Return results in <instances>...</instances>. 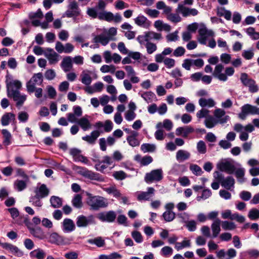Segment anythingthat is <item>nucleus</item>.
Returning <instances> with one entry per match:
<instances>
[{
    "label": "nucleus",
    "mask_w": 259,
    "mask_h": 259,
    "mask_svg": "<svg viewBox=\"0 0 259 259\" xmlns=\"http://www.w3.org/2000/svg\"><path fill=\"white\" fill-rule=\"evenodd\" d=\"M87 204L89 206L90 210L97 211L101 208L107 207L109 203L107 199L104 197L88 194Z\"/></svg>",
    "instance_id": "1"
},
{
    "label": "nucleus",
    "mask_w": 259,
    "mask_h": 259,
    "mask_svg": "<svg viewBox=\"0 0 259 259\" xmlns=\"http://www.w3.org/2000/svg\"><path fill=\"white\" fill-rule=\"evenodd\" d=\"M6 84L8 97L16 94H18L20 92V90L22 87L21 82L19 80H13L12 76L9 74L8 71H7V74L6 76Z\"/></svg>",
    "instance_id": "2"
},
{
    "label": "nucleus",
    "mask_w": 259,
    "mask_h": 259,
    "mask_svg": "<svg viewBox=\"0 0 259 259\" xmlns=\"http://www.w3.org/2000/svg\"><path fill=\"white\" fill-rule=\"evenodd\" d=\"M42 81L43 75L42 73L39 72L34 74L26 84V89L28 93L29 94L33 93L36 86L41 85Z\"/></svg>",
    "instance_id": "3"
},
{
    "label": "nucleus",
    "mask_w": 259,
    "mask_h": 259,
    "mask_svg": "<svg viewBox=\"0 0 259 259\" xmlns=\"http://www.w3.org/2000/svg\"><path fill=\"white\" fill-rule=\"evenodd\" d=\"M76 170L78 174L85 178L99 182L104 181V178L100 174L89 170L85 167L76 166Z\"/></svg>",
    "instance_id": "4"
},
{
    "label": "nucleus",
    "mask_w": 259,
    "mask_h": 259,
    "mask_svg": "<svg viewBox=\"0 0 259 259\" xmlns=\"http://www.w3.org/2000/svg\"><path fill=\"white\" fill-rule=\"evenodd\" d=\"M161 39V34L154 31L145 32L143 35H139L137 38L141 45H144L145 42H151L153 40H159Z\"/></svg>",
    "instance_id": "5"
},
{
    "label": "nucleus",
    "mask_w": 259,
    "mask_h": 259,
    "mask_svg": "<svg viewBox=\"0 0 259 259\" xmlns=\"http://www.w3.org/2000/svg\"><path fill=\"white\" fill-rule=\"evenodd\" d=\"M240 80L244 86L248 88L249 92L254 93L258 92L259 88L256 84L255 81L249 78L247 73H242L241 74Z\"/></svg>",
    "instance_id": "6"
},
{
    "label": "nucleus",
    "mask_w": 259,
    "mask_h": 259,
    "mask_svg": "<svg viewBox=\"0 0 259 259\" xmlns=\"http://www.w3.org/2000/svg\"><path fill=\"white\" fill-rule=\"evenodd\" d=\"M241 111L238 114V117L241 120H245L249 114L259 115V108L249 104L244 105L241 107Z\"/></svg>",
    "instance_id": "7"
},
{
    "label": "nucleus",
    "mask_w": 259,
    "mask_h": 259,
    "mask_svg": "<svg viewBox=\"0 0 259 259\" xmlns=\"http://www.w3.org/2000/svg\"><path fill=\"white\" fill-rule=\"evenodd\" d=\"M198 40L200 44L203 45L207 44V38L214 37V33L212 30L208 29L205 26L199 28L198 30Z\"/></svg>",
    "instance_id": "8"
},
{
    "label": "nucleus",
    "mask_w": 259,
    "mask_h": 259,
    "mask_svg": "<svg viewBox=\"0 0 259 259\" xmlns=\"http://www.w3.org/2000/svg\"><path fill=\"white\" fill-rule=\"evenodd\" d=\"M217 168L221 171L228 174H232L235 170V166L233 162L229 160H223L217 164Z\"/></svg>",
    "instance_id": "9"
},
{
    "label": "nucleus",
    "mask_w": 259,
    "mask_h": 259,
    "mask_svg": "<svg viewBox=\"0 0 259 259\" xmlns=\"http://www.w3.org/2000/svg\"><path fill=\"white\" fill-rule=\"evenodd\" d=\"M99 19L109 22L113 21L115 23H119L121 22L122 17L119 13L113 15L110 12L103 11L99 13Z\"/></svg>",
    "instance_id": "10"
},
{
    "label": "nucleus",
    "mask_w": 259,
    "mask_h": 259,
    "mask_svg": "<svg viewBox=\"0 0 259 259\" xmlns=\"http://www.w3.org/2000/svg\"><path fill=\"white\" fill-rule=\"evenodd\" d=\"M163 179V171L162 169L152 170L145 175V180L147 183L159 182Z\"/></svg>",
    "instance_id": "11"
},
{
    "label": "nucleus",
    "mask_w": 259,
    "mask_h": 259,
    "mask_svg": "<svg viewBox=\"0 0 259 259\" xmlns=\"http://www.w3.org/2000/svg\"><path fill=\"white\" fill-rule=\"evenodd\" d=\"M155 190L153 187H148L147 191H138L136 193L139 201H150L155 195Z\"/></svg>",
    "instance_id": "12"
},
{
    "label": "nucleus",
    "mask_w": 259,
    "mask_h": 259,
    "mask_svg": "<svg viewBox=\"0 0 259 259\" xmlns=\"http://www.w3.org/2000/svg\"><path fill=\"white\" fill-rule=\"evenodd\" d=\"M80 14V10L77 3L73 0L69 1L68 9L65 12V15L68 18L78 16Z\"/></svg>",
    "instance_id": "13"
},
{
    "label": "nucleus",
    "mask_w": 259,
    "mask_h": 259,
    "mask_svg": "<svg viewBox=\"0 0 259 259\" xmlns=\"http://www.w3.org/2000/svg\"><path fill=\"white\" fill-rule=\"evenodd\" d=\"M76 225L79 228H85L88 226L95 223V219L93 215L88 217L80 215H78L76 220Z\"/></svg>",
    "instance_id": "14"
},
{
    "label": "nucleus",
    "mask_w": 259,
    "mask_h": 259,
    "mask_svg": "<svg viewBox=\"0 0 259 259\" xmlns=\"http://www.w3.org/2000/svg\"><path fill=\"white\" fill-rule=\"evenodd\" d=\"M69 154L72 156L75 162H81L84 164H88L89 160L81 154V151L79 149L74 148L69 150Z\"/></svg>",
    "instance_id": "15"
},
{
    "label": "nucleus",
    "mask_w": 259,
    "mask_h": 259,
    "mask_svg": "<svg viewBox=\"0 0 259 259\" xmlns=\"http://www.w3.org/2000/svg\"><path fill=\"white\" fill-rule=\"evenodd\" d=\"M177 12L181 13L184 17L194 16L198 14V11L197 9L186 7L183 4H181L178 5Z\"/></svg>",
    "instance_id": "16"
},
{
    "label": "nucleus",
    "mask_w": 259,
    "mask_h": 259,
    "mask_svg": "<svg viewBox=\"0 0 259 259\" xmlns=\"http://www.w3.org/2000/svg\"><path fill=\"white\" fill-rule=\"evenodd\" d=\"M116 218V214L113 210L108 211L105 212H101L98 214V218L102 222H106L108 223L113 222Z\"/></svg>",
    "instance_id": "17"
},
{
    "label": "nucleus",
    "mask_w": 259,
    "mask_h": 259,
    "mask_svg": "<svg viewBox=\"0 0 259 259\" xmlns=\"http://www.w3.org/2000/svg\"><path fill=\"white\" fill-rule=\"evenodd\" d=\"M44 55L48 59L49 63L51 65L57 63L59 61V55L56 53L53 49L49 48L46 49Z\"/></svg>",
    "instance_id": "18"
},
{
    "label": "nucleus",
    "mask_w": 259,
    "mask_h": 259,
    "mask_svg": "<svg viewBox=\"0 0 259 259\" xmlns=\"http://www.w3.org/2000/svg\"><path fill=\"white\" fill-rule=\"evenodd\" d=\"M92 74L94 75L95 79L97 78L98 76L96 73L89 70H83L80 75L81 82L86 85H89L92 81L91 77V75Z\"/></svg>",
    "instance_id": "19"
},
{
    "label": "nucleus",
    "mask_w": 259,
    "mask_h": 259,
    "mask_svg": "<svg viewBox=\"0 0 259 259\" xmlns=\"http://www.w3.org/2000/svg\"><path fill=\"white\" fill-rule=\"evenodd\" d=\"M214 116L217 119V121L221 124L226 123L230 119L228 115H225L226 112L224 110L217 108L214 111Z\"/></svg>",
    "instance_id": "20"
},
{
    "label": "nucleus",
    "mask_w": 259,
    "mask_h": 259,
    "mask_svg": "<svg viewBox=\"0 0 259 259\" xmlns=\"http://www.w3.org/2000/svg\"><path fill=\"white\" fill-rule=\"evenodd\" d=\"M73 113L67 114V119L71 122H75L77 120V117L82 115V111L81 108L79 106H74L73 107Z\"/></svg>",
    "instance_id": "21"
},
{
    "label": "nucleus",
    "mask_w": 259,
    "mask_h": 259,
    "mask_svg": "<svg viewBox=\"0 0 259 259\" xmlns=\"http://www.w3.org/2000/svg\"><path fill=\"white\" fill-rule=\"evenodd\" d=\"M35 195L40 198H44L48 196L50 190L47 186L43 184L38 185L34 189Z\"/></svg>",
    "instance_id": "22"
},
{
    "label": "nucleus",
    "mask_w": 259,
    "mask_h": 259,
    "mask_svg": "<svg viewBox=\"0 0 259 259\" xmlns=\"http://www.w3.org/2000/svg\"><path fill=\"white\" fill-rule=\"evenodd\" d=\"M223 69L224 66L222 64H219L215 66L212 74L214 77L217 78L220 80L226 81L228 77L226 74L222 73Z\"/></svg>",
    "instance_id": "23"
},
{
    "label": "nucleus",
    "mask_w": 259,
    "mask_h": 259,
    "mask_svg": "<svg viewBox=\"0 0 259 259\" xmlns=\"http://www.w3.org/2000/svg\"><path fill=\"white\" fill-rule=\"evenodd\" d=\"M221 186L226 190L234 191L235 186V179L232 176L224 178L221 182Z\"/></svg>",
    "instance_id": "24"
},
{
    "label": "nucleus",
    "mask_w": 259,
    "mask_h": 259,
    "mask_svg": "<svg viewBox=\"0 0 259 259\" xmlns=\"http://www.w3.org/2000/svg\"><path fill=\"white\" fill-rule=\"evenodd\" d=\"M48 241L52 244L57 245H62L64 244V239L63 237L60 236L57 233H53L49 235L48 237L46 236Z\"/></svg>",
    "instance_id": "25"
},
{
    "label": "nucleus",
    "mask_w": 259,
    "mask_h": 259,
    "mask_svg": "<svg viewBox=\"0 0 259 259\" xmlns=\"http://www.w3.org/2000/svg\"><path fill=\"white\" fill-rule=\"evenodd\" d=\"M186 170L187 166L185 164L175 163L169 170V174L175 176H179L182 175Z\"/></svg>",
    "instance_id": "26"
},
{
    "label": "nucleus",
    "mask_w": 259,
    "mask_h": 259,
    "mask_svg": "<svg viewBox=\"0 0 259 259\" xmlns=\"http://www.w3.org/2000/svg\"><path fill=\"white\" fill-rule=\"evenodd\" d=\"M88 115H85L79 119H77L75 122L84 131L89 130L92 126V123L88 119Z\"/></svg>",
    "instance_id": "27"
},
{
    "label": "nucleus",
    "mask_w": 259,
    "mask_h": 259,
    "mask_svg": "<svg viewBox=\"0 0 259 259\" xmlns=\"http://www.w3.org/2000/svg\"><path fill=\"white\" fill-rule=\"evenodd\" d=\"M194 132V129L190 126L179 127L176 130V134L177 136H182L187 138L188 135Z\"/></svg>",
    "instance_id": "28"
},
{
    "label": "nucleus",
    "mask_w": 259,
    "mask_h": 259,
    "mask_svg": "<svg viewBox=\"0 0 259 259\" xmlns=\"http://www.w3.org/2000/svg\"><path fill=\"white\" fill-rule=\"evenodd\" d=\"M100 135V132L98 130H95L92 131L90 135L82 137V139L89 144L94 145Z\"/></svg>",
    "instance_id": "29"
},
{
    "label": "nucleus",
    "mask_w": 259,
    "mask_h": 259,
    "mask_svg": "<svg viewBox=\"0 0 259 259\" xmlns=\"http://www.w3.org/2000/svg\"><path fill=\"white\" fill-rule=\"evenodd\" d=\"M2 247L11 253L18 256H20L23 255V252L16 246L11 243H4V244H2Z\"/></svg>",
    "instance_id": "30"
},
{
    "label": "nucleus",
    "mask_w": 259,
    "mask_h": 259,
    "mask_svg": "<svg viewBox=\"0 0 259 259\" xmlns=\"http://www.w3.org/2000/svg\"><path fill=\"white\" fill-rule=\"evenodd\" d=\"M75 229L73 221L70 219H65L62 222V230L65 233H70Z\"/></svg>",
    "instance_id": "31"
},
{
    "label": "nucleus",
    "mask_w": 259,
    "mask_h": 259,
    "mask_svg": "<svg viewBox=\"0 0 259 259\" xmlns=\"http://www.w3.org/2000/svg\"><path fill=\"white\" fill-rule=\"evenodd\" d=\"M28 229L31 234L34 237L40 240H44L46 238V235L41 228H32L28 227Z\"/></svg>",
    "instance_id": "32"
},
{
    "label": "nucleus",
    "mask_w": 259,
    "mask_h": 259,
    "mask_svg": "<svg viewBox=\"0 0 259 259\" xmlns=\"http://www.w3.org/2000/svg\"><path fill=\"white\" fill-rule=\"evenodd\" d=\"M134 159L137 161L141 166H146L151 163L153 159V158L149 155H146L142 157L140 155H136Z\"/></svg>",
    "instance_id": "33"
},
{
    "label": "nucleus",
    "mask_w": 259,
    "mask_h": 259,
    "mask_svg": "<svg viewBox=\"0 0 259 259\" xmlns=\"http://www.w3.org/2000/svg\"><path fill=\"white\" fill-rule=\"evenodd\" d=\"M61 66L65 72L71 70L73 67L72 59L70 56H66L64 57L61 63Z\"/></svg>",
    "instance_id": "34"
},
{
    "label": "nucleus",
    "mask_w": 259,
    "mask_h": 259,
    "mask_svg": "<svg viewBox=\"0 0 259 259\" xmlns=\"http://www.w3.org/2000/svg\"><path fill=\"white\" fill-rule=\"evenodd\" d=\"M191 157L190 153L185 150H179L176 155V158L178 162H183L190 159Z\"/></svg>",
    "instance_id": "35"
},
{
    "label": "nucleus",
    "mask_w": 259,
    "mask_h": 259,
    "mask_svg": "<svg viewBox=\"0 0 259 259\" xmlns=\"http://www.w3.org/2000/svg\"><path fill=\"white\" fill-rule=\"evenodd\" d=\"M221 221L219 219H217L213 220L211 225V229L212 232L211 237L213 238H216L221 232Z\"/></svg>",
    "instance_id": "36"
},
{
    "label": "nucleus",
    "mask_w": 259,
    "mask_h": 259,
    "mask_svg": "<svg viewBox=\"0 0 259 259\" xmlns=\"http://www.w3.org/2000/svg\"><path fill=\"white\" fill-rule=\"evenodd\" d=\"M15 119V115L14 113L7 112L2 116L1 123L3 126H7L9 125L11 122H14Z\"/></svg>",
    "instance_id": "37"
},
{
    "label": "nucleus",
    "mask_w": 259,
    "mask_h": 259,
    "mask_svg": "<svg viewBox=\"0 0 259 259\" xmlns=\"http://www.w3.org/2000/svg\"><path fill=\"white\" fill-rule=\"evenodd\" d=\"M9 98H12L16 102V106L19 107L21 106L26 100L27 96L24 94H21L20 92L18 94H16L14 95L10 96Z\"/></svg>",
    "instance_id": "38"
},
{
    "label": "nucleus",
    "mask_w": 259,
    "mask_h": 259,
    "mask_svg": "<svg viewBox=\"0 0 259 259\" xmlns=\"http://www.w3.org/2000/svg\"><path fill=\"white\" fill-rule=\"evenodd\" d=\"M135 22L137 25L145 28H148L150 25V21L143 15L138 16L135 19Z\"/></svg>",
    "instance_id": "39"
},
{
    "label": "nucleus",
    "mask_w": 259,
    "mask_h": 259,
    "mask_svg": "<svg viewBox=\"0 0 259 259\" xmlns=\"http://www.w3.org/2000/svg\"><path fill=\"white\" fill-rule=\"evenodd\" d=\"M254 130V126L251 124H248L244 126L240 123H236L234 126V130L236 132H242L244 131L247 133H251Z\"/></svg>",
    "instance_id": "40"
},
{
    "label": "nucleus",
    "mask_w": 259,
    "mask_h": 259,
    "mask_svg": "<svg viewBox=\"0 0 259 259\" xmlns=\"http://www.w3.org/2000/svg\"><path fill=\"white\" fill-rule=\"evenodd\" d=\"M199 105L202 108H211L215 106V102L212 98H201L198 101Z\"/></svg>",
    "instance_id": "41"
},
{
    "label": "nucleus",
    "mask_w": 259,
    "mask_h": 259,
    "mask_svg": "<svg viewBox=\"0 0 259 259\" xmlns=\"http://www.w3.org/2000/svg\"><path fill=\"white\" fill-rule=\"evenodd\" d=\"M172 52V49L170 48H165L161 53L157 54L155 56V60L157 63H162L165 56L170 55Z\"/></svg>",
    "instance_id": "42"
},
{
    "label": "nucleus",
    "mask_w": 259,
    "mask_h": 259,
    "mask_svg": "<svg viewBox=\"0 0 259 259\" xmlns=\"http://www.w3.org/2000/svg\"><path fill=\"white\" fill-rule=\"evenodd\" d=\"M110 39V37L109 36L101 34L95 36L93 38V42L95 43H100L103 46H106L108 44Z\"/></svg>",
    "instance_id": "43"
},
{
    "label": "nucleus",
    "mask_w": 259,
    "mask_h": 259,
    "mask_svg": "<svg viewBox=\"0 0 259 259\" xmlns=\"http://www.w3.org/2000/svg\"><path fill=\"white\" fill-rule=\"evenodd\" d=\"M173 123L172 121L168 119H164L162 122H159L156 125V128H162L163 127L167 131H171Z\"/></svg>",
    "instance_id": "44"
},
{
    "label": "nucleus",
    "mask_w": 259,
    "mask_h": 259,
    "mask_svg": "<svg viewBox=\"0 0 259 259\" xmlns=\"http://www.w3.org/2000/svg\"><path fill=\"white\" fill-rule=\"evenodd\" d=\"M103 190L109 194H112L113 197L119 199L121 197V194L119 190L115 186H112L107 188H104Z\"/></svg>",
    "instance_id": "45"
},
{
    "label": "nucleus",
    "mask_w": 259,
    "mask_h": 259,
    "mask_svg": "<svg viewBox=\"0 0 259 259\" xmlns=\"http://www.w3.org/2000/svg\"><path fill=\"white\" fill-rule=\"evenodd\" d=\"M141 97L147 103H150L153 102L154 99H156L155 94L151 91L145 92L141 94Z\"/></svg>",
    "instance_id": "46"
},
{
    "label": "nucleus",
    "mask_w": 259,
    "mask_h": 259,
    "mask_svg": "<svg viewBox=\"0 0 259 259\" xmlns=\"http://www.w3.org/2000/svg\"><path fill=\"white\" fill-rule=\"evenodd\" d=\"M88 242L91 244H95L98 247H102L105 246V240L102 237H97L93 239L88 240Z\"/></svg>",
    "instance_id": "47"
},
{
    "label": "nucleus",
    "mask_w": 259,
    "mask_h": 259,
    "mask_svg": "<svg viewBox=\"0 0 259 259\" xmlns=\"http://www.w3.org/2000/svg\"><path fill=\"white\" fill-rule=\"evenodd\" d=\"M245 170L243 167L238 168H235V177L237 179L238 181L240 183H243L245 182V178H244Z\"/></svg>",
    "instance_id": "48"
},
{
    "label": "nucleus",
    "mask_w": 259,
    "mask_h": 259,
    "mask_svg": "<svg viewBox=\"0 0 259 259\" xmlns=\"http://www.w3.org/2000/svg\"><path fill=\"white\" fill-rule=\"evenodd\" d=\"M156 149V145L154 144L144 143L141 146V150L144 153L153 152Z\"/></svg>",
    "instance_id": "49"
},
{
    "label": "nucleus",
    "mask_w": 259,
    "mask_h": 259,
    "mask_svg": "<svg viewBox=\"0 0 259 259\" xmlns=\"http://www.w3.org/2000/svg\"><path fill=\"white\" fill-rule=\"evenodd\" d=\"M191 246V241L187 238H185L181 242H177L175 246L177 250L179 251L184 248Z\"/></svg>",
    "instance_id": "50"
},
{
    "label": "nucleus",
    "mask_w": 259,
    "mask_h": 259,
    "mask_svg": "<svg viewBox=\"0 0 259 259\" xmlns=\"http://www.w3.org/2000/svg\"><path fill=\"white\" fill-rule=\"evenodd\" d=\"M218 123L217 120L213 117L209 116L206 118L204 124L207 128H211L214 127Z\"/></svg>",
    "instance_id": "51"
},
{
    "label": "nucleus",
    "mask_w": 259,
    "mask_h": 259,
    "mask_svg": "<svg viewBox=\"0 0 259 259\" xmlns=\"http://www.w3.org/2000/svg\"><path fill=\"white\" fill-rule=\"evenodd\" d=\"M50 201L51 206L54 208H59L62 205V200L58 196H51L50 199Z\"/></svg>",
    "instance_id": "52"
},
{
    "label": "nucleus",
    "mask_w": 259,
    "mask_h": 259,
    "mask_svg": "<svg viewBox=\"0 0 259 259\" xmlns=\"http://www.w3.org/2000/svg\"><path fill=\"white\" fill-rule=\"evenodd\" d=\"M30 255L37 259H44L46 257V253L42 249L37 248L31 251L30 252Z\"/></svg>",
    "instance_id": "53"
},
{
    "label": "nucleus",
    "mask_w": 259,
    "mask_h": 259,
    "mask_svg": "<svg viewBox=\"0 0 259 259\" xmlns=\"http://www.w3.org/2000/svg\"><path fill=\"white\" fill-rule=\"evenodd\" d=\"M143 45L145 46L147 53L149 55L152 54L157 49L156 44L152 42H145Z\"/></svg>",
    "instance_id": "54"
},
{
    "label": "nucleus",
    "mask_w": 259,
    "mask_h": 259,
    "mask_svg": "<svg viewBox=\"0 0 259 259\" xmlns=\"http://www.w3.org/2000/svg\"><path fill=\"white\" fill-rule=\"evenodd\" d=\"M41 199L42 198L35 195L34 196H31L29 198V201L31 203V204L33 206L38 207H41L43 205V203L41 201Z\"/></svg>",
    "instance_id": "55"
},
{
    "label": "nucleus",
    "mask_w": 259,
    "mask_h": 259,
    "mask_svg": "<svg viewBox=\"0 0 259 259\" xmlns=\"http://www.w3.org/2000/svg\"><path fill=\"white\" fill-rule=\"evenodd\" d=\"M162 217L166 222L172 221L176 217V213L172 211H165L162 215Z\"/></svg>",
    "instance_id": "56"
},
{
    "label": "nucleus",
    "mask_w": 259,
    "mask_h": 259,
    "mask_svg": "<svg viewBox=\"0 0 259 259\" xmlns=\"http://www.w3.org/2000/svg\"><path fill=\"white\" fill-rule=\"evenodd\" d=\"M14 187L18 191H22L26 188L27 184L24 181L17 180L14 182Z\"/></svg>",
    "instance_id": "57"
},
{
    "label": "nucleus",
    "mask_w": 259,
    "mask_h": 259,
    "mask_svg": "<svg viewBox=\"0 0 259 259\" xmlns=\"http://www.w3.org/2000/svg\"><path fill=\"white\" fill-rule=\"evenodd\" d=\"M2 133L4 137L3 143L5 146H8L11 144L12 135L11 133L6 129H3Z\"/></svg>",
    "instance_id": "58"
},
{
    "label": "nucleus",
    "mask_w": 259,
    "mask_h": 259,
    "mask_svg": "<svg viewBox=\"0 0 259 259\" xmlns=\"http://www.w3.org/2000/svg\"><path fill=\"white\" fill-rule=\"evenodd\" d=\"M72 204L76 208H81L82 206L81 196L80 194H76L72 200Z\"/></svg>",
    "instance_id": "59"
},
{
    "label": "nucleus",
    "mask_w": 259,
    "mask_h": 259,
    "mask_svg": "<svg viewBox=\"0 0 259 259\" xmlns=\"http://www.w3.org/2000/svg\"><path fill=\"white\" fill-rule=\"evenodd\" d=\"M248 217L252 221L258 220L259 219V210L255 208L251 209L248 212Z\"/></svg>",
    "instance_id": "60"
},
{
    "label": "nucleus",
    "mask_w": 259,
    "mask_h": 259,
    "mask_svg": "<svg viewBox=\"0 0 259 259\" xmlns=\"http://www.w3.org/2000/svg\"><path fill=\"white\" fill-rule=\"evenodd\" d=\"M211 191L209 189H205L202 192L201 196H198L196 197V199L198 201H201V199L205 200L208 198L211 195Z\"/></svg>",
    "instance_id": "61"
},
{
    "label": "nucleus",
    "mask_w": 259,
    "mask_h": 259,
    "mask_svg": "<svg viewBox=\"0 0 259 259\" xmlns=\"http://www.w3.org/2000/svg\"><path fill=\"white\" fill-rule=\"evenodd\" d=\"M222 228L224 230H232L236 228L235 224L232 222L227 221L221 222Z\"/></svg>",
    "instance_id": "62"
},
{
    "label": "nucleus",
    "mask_w": 259,
    "mask_h": 259,
    "mask_svg": "<svg viewBox=\"0 0 259 259\" xmlns=\"http://www.w3.org/2000/svg\"><path fill=\"white\" fill-rule=\"evenodd\" d=\"M172 248L168 246L163 247L160 251L161 255L165 257H169L172 254Z\"/></svg>",
    "instance_id": "63"
},
{
    "label": "nucleus",
    "mask_w": 259,
    "mask_h": 259,
    "mask_svg": "<svg viewBox=\"0 0 259 259\" xmlns=\"http://www.w3.org/2000/svg\"><path fill=\"white\" fill-rule=\"evenodd\" d=\"M197 150L200 154H205L206 152V146L205 142L202 140L197 143Z\"/></svg>",
    "instance_id": "64"
}]
</instances>
